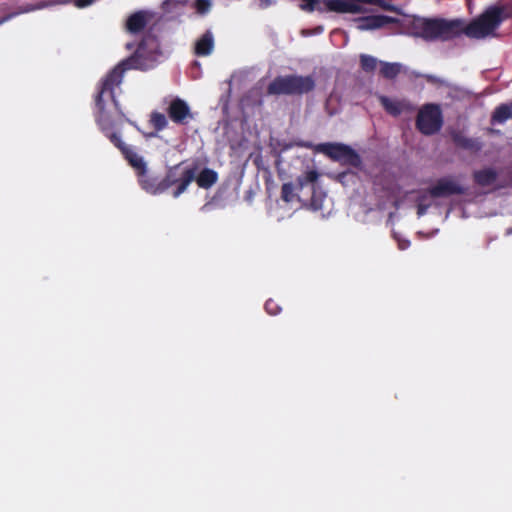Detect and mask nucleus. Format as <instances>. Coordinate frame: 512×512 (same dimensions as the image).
<instances>
[{"instance_id": "11", "label": "nucleus", "mask_w": 512, "mask_h": 512, "mask_svg": "<svg viewBox=\"0 0 512 512\" xmlns=\"http://www.w3.org/2000/svg\"><path fill=\"white\" fill-rule=\"evenodd\" d=\"M214 49V37L210 30H207L195 43L194 54L198 57H205Z\"/></svg>"}, {"instance_id": "27", "label": "nucleus", "mask_w": 512, "mask_h": 512, "mask_svg": "<svg viewBox=\"0 0 512 512\" xmlns=\"http://www.w3.org/2000/svg\"><path fill=\"white\" fill-rule=\"evenodd\" d=\"M186 0H165L162 4V9L164 11H170L171 10V7L175 4V3H185Z\"/></svg>"}, {"instance_id": "5", "label": "nucleus", "mask_w": 512, "mask_h": 512, "mask_svg": "<svg viewBox=\"0 0 512 512\" xmlns=\"http://www.w3.org/2000/svg\"><path fill=\"white\" fill-rule=\"evenodd\" d=\"M443 126V114L439 104H424L416 117V128L423 135L430 136L438 133Z\"/></svg>"}, {"instance_id": "2", "label": "nucleus", "mask_w": 512, "mask_h": 512, "mask_svg": "<svg viewBox=\"0 0 512 512\" xmlns=\"http://www.w3.org/2000/svg\"><path fill=\"white\" fill-rule=\"evenodd\" d=\"M133 63L134 58L132 57L121 61L100 81L94 98V116L100 130L111 143L121 151L125 159L139 176L147 172L146 162L131 147L122 141L118 133L113 131L118 121L126 120L130 122L116 100L115 88L121 85L124 73L133 68Z\"/></svg>"}, {"instance_id": "12", "label": "nucleus", "mask_w": 512, "mask_h": 512, "mask_svg": "<svg viewBox=\"0 0 512 512\" xmlns=\"http://www.w3.org/2000/svg\"><path fill=\"white\" fill-rule=\"evenodd\" d=\"M472 177L475 184L481 187H487L495 183L498 178V173L494 168L487 167L475 170Z\"/></svg>"}, {"instance_id": "30", "label": "nucleus", "mask_w": 512, "mask_h": 512, "mask_svg": "<svg viewBox=\"0 0 512 512\" xmlns=\"http://www.w3.org/2000/svg\"><path fill=\"white\" fill-rule=\"evenodd\" d=\"M312 206L314 207V209H320L321 208V205H318L316 204L315 200L312 198Z\"/></svg>"}, {"instance_id": "19", "label": "nucleus", "mask_w": 512, "mask_h": 512, "mask_svg": "<svg viewBox=\"0 0 512 512\" xmlns=\"http://www.w3.org/2000/svg\"><path fill=\"white\" fill-rule=\"evenodd\" d=\"M359 60H360V67H361L362 71H364L365 73H373L376 70L377 65L380 62L375 57L368 55V54H361L359 56Z\"/></svg>"}, {"instance_id": "18", "label": "nucleus", "mask_w": 512, "mask_h": 512, "mask_svg": "<svg viewBox=\"0 0 512 512\" xmlns=\"http://www.w3.org/2000/svg\"><path fill=\"white\" fill-rule=\"evenodd\" d=\"M380 75L385 78L392 80L398 76L401 71V65L399 63H390L380 61Z\"/></svg>"}, {"instance_id": "17", "label": "nucleus", "mask_w": 512, "mask_h": 512, "mask_svg": "<svg viewBox=\"0 0 512 512\" xmlns=\"http://www.w3.org/2000/svg\"><path fill=\"white\" fill-rule=\"evenodd\" d=\"M149 125L154 128L155 132L151 133L150 136H157V133L164 130L168 126L167 117L158 111H152L149 117Z\"/></svg>"}, {"instance_id": "10", "label": "nucleus", "mask_w": 512, "mask_h": 512, "mask_svg": "<svg viewBox=\"0 0 512 512\" xmlns=\"http://www.w3.org/2000/svg\"><path fill=\"white\" fill-rule=\"evenodd\" d=\"M451 139L456 147L472 153L481 151L483 147V144L479 139L467 137L459 131H454L451 134Z\"/></svg>"}, {"instance_id": "14", "label": "nucleus", "mask_w": 512, "mask_h": 512, "mask_svg": "<svg viewBox=\"0 0 512 512\" xmlns=\"http://www.w3.org/2000/svg\"><path fill=\"white\" fill-rule=\"evenodd\" d=\"M193 168L197 169L196 166ZM196 173L197 171L195 172L194 180L200 188L209 189L218 181V173L213 169L204 168L198 175Z\"/></svg>"}, {"instance_id": "7", "label": "nucleus", "mask_w": 512, "mask_h": 512, "mask_svg": "<svg viewBox=\"0 0 512 512\" xmlns=\"http://www.w3.org/2000/svg\"><path fill=\"white\" fill-rule=\"evenodd\" d=\"M359 3L376 5L385 11L399 12V9L385 0H327L325 6L328 11L336 13H363L364 9Z\"/></svg>"}, {"instance_id": "21", "label": "nucleus", "mask_w": 512, "mask_h": 512, "mask_svg": "<svg viewBox=\"0 0 512 512\" xmlns=\"http://www.w3.org/2000/svg\"><path fill=\"white\" fill-rule=\"evenodd\" d=\"M319 177V174L315 170L306 171L303 175L297 178V186L302 189L307 184H314Z\"/></svg>"}, {"instance_id": "6", "label": "nucleus", "mask_w": 512, "mask_h": 512, "mask_svg": "<svg viewBox=\"0 0 512 512\" xmlns=\"http://www.w3.org/2000/svg\"><path fill=\"white\" fill-rule=\"evenodd\" d=\"M315 151L322 153L333 161L342 162L355 168L362 164L360 155L350 146L342 143H320L316 145Z\"/></svg>"}, {"instance_id": "28", "label": "nucleus", "mask_w": 512, "mask_h": 512, "mask_svg": "<svg viewBox=\"0 0 512 512\" xmlns=\"http://www.w3.org/2000/svg\"><path fill=\"white\" fill-rule=\"evenodd\" d=\"M427 208H428V206H427V205H424V204L419 203V204L417 205V215H418L419 217H420V216H423V215L426 213Z\"/></svg>"}, {"instance_id": "31", "label": "nucleus", "mask_w": 512, "mask_h": 512, "mask_svg": "<svg viewBox=\"0 0 512 512\" xmlns=\"http://www.w3.org/2000/svg\"><path fill=\"white\" fill-rule=\"evenodd\" d=\"M506 234H507V235L512 234V227H511V228H509V229H507Z\"/></svg>"}, {"instance_id": "1", "label": "nucleus", "mask_w": 512, "mask_h": 512, "mask_svg": "<svg viewBox=\"0 0 512 512\" xmlns=\"http://www.w3.org/2000/svg\"><path fill=\"white\" fill-rule=\"evenodd\" d=\"M512 18V4H496L487 7L477 18L465 25L461 19L415 17L403 26L409 36L426 42L451 41L465 34L472 39L494 36L501 24Z\"/></svg>"}, {"instance_id": "3", "label": "nucleus", "mask_w": 512, "mask_h": 512, "mask_svg": "<svg viewBox=\"0 0 512 512\" xmlns=\"http://www.w3.org/2000/svg\"><path fill=\"white\" fill-rule=\"evenodd\" d=\"M182 163L171 167L163 179H158L145 174H140L139 184L146 192L153 195L164 193L171 186L176 185L173 191V197L177 198L183 194L188 186L194 181L196 168H184L180 171Z\"/></svg>"}, {"instance_id": "4", "label": "nucleus", "mask_w": 512, "mask_h": 512, "mask_svg": "<svg viewBox=\"0 0 512 512\" xmlns=\"http://www.w3.org/2000/svg\"><path fill=\"white\" fill-rule=\"evenodd\" d=\"M315 80L311 75H285L275 77L267 86L268 95H303L313 91Z\"/></svg>"}, {"instance_id": "29", "label": "nucleus", "mask_w": 512, "mask_h": 512, "mask_svg": "<svg viewBox=\"0 0 512 512\" xmlns=\"http://www.w3.org/2000/svg\"><path fill=\"white\" fill-rule=\"evenodd\" d=\"M410 245V241L409 240H405V241H402V242H399V248L401 250H405L409 247Z\"/></svg>"}, {"instance_id": "23", "label": "nucleus", "mask_w": 512, "mask_h": 512, "mask_svg": "<svg viewBox=\"0 0 512 512\" xmlns=\"http://www.w3.org/2000/svg\"><path fill=\"white\" fill-rule=\"evenodd\" d=\"M294 186L292 183H284L281 187V198L283 201L289 203L294 200Z\"/></svg>"}, {"instance_id": "8", "label": "nucleus", "mask_w": 512, "mask_h": 512, "mask_svg": "<svg viewBox=\"0 0 512 512\" xmlns=\"http://www.w3.org/2000/svg\"><path fill=\"white\" fill-rule=\"evenodd\" d=\"M166 111L170 120L177 125H185L193 119L189 105L179 97H175L169 102Z\"/></svg>"}, {"instance_id": "15", "label": "nucleus", "mask_w": 512, "mask_h": 512, "mask_svg": "<svg viewBox=\"0 0 512 512\" xmlns=\"http://www.w3.org/2000/svg\"><path fill=\"white\" fill-rule=\"evenodd\" d=\"M512 118V102L511 103H503L498 105L492 115L490 122L492 125L495 124H503L507 120Z\"/></svg>"}, {"instance_id": "13", "label": "nucleus", "mask_w": 512, "mask_h": 512, "mask_svg": "<svg viewBox=\"0 0 512 512\" xmlns=\"http://www.w3.org/2000/svg\"><path fill=\"white\" fill-rule=\"evenodd\" d=\"M147 25V14L144 11H137L131 14L126 21V29L132 34L142 32Z\"/></svg>"}, {"instance_id": "26", "label": "nucleus", "mask_w": 512, "mask_h": 512, "mask_svg": "<svg viewBox=\"0 0 512 512\" xmlns=\"http://www.w3.org/2000/svg\"><path fill=\"white\" fill-rule=\"evenodd\" d=\"M319 0H301L299 8L305 12H313L316 9V5Z\"/></svg>"}, {"instance_id": "24", "label": "nucleus", "mask_w": 512, "mask_h": 512, "mask_svg": "<svg viewBox=\"0 0 512 512\" xmlns=\"http://www.w3.org/2000/svg\"><path fill=\"white\" fill-rule=\"evenodd\" d=\"M265 311L269 314V315H272V316H275L277 314H279L281 312V307L280 305L273 299H268L266 302H265Z\"/></svg>"}, {"instance_id": "20", "label": "nucleus", "mask_w": 512, "mask_h": 512, "mask_svg": "<svg viewBox=\"0 0 512 512\" xmlns=\"http://www.w3.org/2000/svg\"><path fill=\"white\" fill-rule=\"evenodd\" d=\"M359 28L362 30H373L381 28L378 15L362 17L359 21Z\"/></svg>"}, {"instance_id": "25", "label": "nucleus", "mask_w": 512, "mask_h": 512, "mask_svg": "<svg viewBox=\"0 0 512 512\" xmlns=\"http://www.w3.org/2000/svg\"><path fill=\"white\" fill-rule=\"evenodd\" d=\"M195 8L199 14H205L210 10L211 2L210 0H196Z\"/></svg>"}, {"instance_id": "22", "label": "nucleus", "mask_w": 512, "mask_h": 512, "mask_svg": "<svg viewBox=\"0 0 512 512\" xmlns=\"http://www.w3.org/2000/svg\"><path fill=\"white\" fill-rule=\"evenodd\" d=\"M415 17H416V16H412V17H409V18H406V19H404V20L400 21L399 19L394 18V17H391V16H387V15H378L379 24H380V27H381V28H382V27H384V26H386V25H388V24H392V23H400V27L403 29L404 33H405V34H407V35H409V34L406 32V30H405V28H404L403 24H404L406 21H408V20H410V19H412V18H415Z\"/></svg>"}, {"instance_id": "9", "label": "nucleus", "mask_w": 512, "mask_h": 512, "mask_svg": "<svg viewBox=\"0 0 512 512\" xmlns=\"http://www.w3.org/2000/svg\"><path fill=\"white\" fill-rule=\"evenodd\" d=\"M433 198L448 197L451 195H462L465 189L451 178L444 177L437 180L436 184L427 190Z\"/></svg>"}, {"instance_id": "16", "label": "nucleus", "mask_w": 512, "mask_h": 512, "mask_svg": "<svg viewBox=\"0 0 512 512\" xmlns=\"http://www.w3.org/2000/svg\"><path fill=\"white\" fill-rule=\"evenodd\" d=\"M379 101L385 111L394 116H399L405 109V103L399 100L390 99L387 96L381 95L379 96Z\"/></svg>"}]
</instances>
